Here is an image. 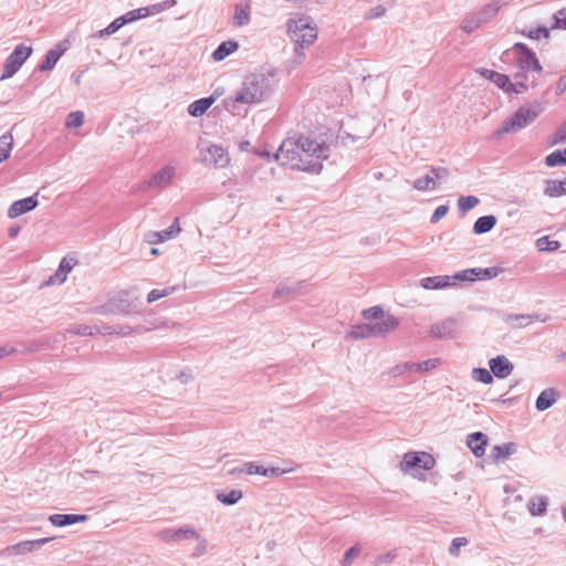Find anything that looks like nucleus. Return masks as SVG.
<instances>
[{
    "mask_svg": "<svg viewBox=\"0 0 566 566\" xmlns=\"http://www.w3.org/2000/svg\"><path fill=\"white\" fill-rule=\"evenodd\" d=\"M459 328V321L453 317H448L439 323H436L430 328V336L439 339L454 338Z\"/></svg>",
    "mask_w": 566,
    "mask_h": 566,
    "instance_id": "9b49d317",
    "label": "nucleus"
},
{
    "mask_svg": "<svg viewBox=\"0 0 566 566\" xmlns=\"http://www.w3.org/2000/svg\"><path fill=\"white\" fill-rule=\"evenodd\" d=\"M396 554L392 553V552H388V553H385V554H381V555H378L376 558H375V562L374 564L376 566H379V565H382V564H390L394 558H395Z\"/></svg>",
    "mask_w": 566,
    "mask_h": 566,
    "instance_id": "774afa93",
    "label": "nucleus"
},
{
    "mask_svg": "<svg viewBox=\"0 0 566 566\" xmlns=\"http://www.w3.org/2000/svg\"><path fill=\"white\" fill-rule=\"evenodd\" d=\"M472 378L476 381L483 382L485 385L493 382V375L490 370L485 368H474L472 370Z\"/></svg>",
    "mask_w": 566,
    "mask_h": 566,
    "instance_id": "c03bdc74",
    "label": "nucleus"
},
{
    "mask_svg": "<svg viewBox=\"0 0 566 566\" xmlns=\"http://www.w3.org/2000/svg\"><path fill=\"white\" fill-rule=\"evenodd\" d=\"M181 231L179 227L178 219H175L172 224L163 231H151L147 233L146 239L149 243L156 244L160 242H165L174 237H176Z\"/></svg>",
    "mask_w": 566,
    "mask_h": 566,
    "instance_id": "a211bd4d",
    "label": "nucleus"
},
{
    "mask_svg": "<svg viewBox=\"0 0 566 566\" xmlns=\"http://www.w3.org/2000/svg\"><path fill=\"white\" fill-rule=\"evenodd\" d=\"M552 28L566 30V8L554 14V24Z\"/></svg>",
    "mask_w": 566,
    "mask_h": 566,
    "instance_id": "4d7b16f0",
    "label": "nucleus"
},
{
    "mask_svg": "<svg viewBox=\"0 0 566 566\" xmlns=\"http://www.w3.org/2000/svg\"><path fill=\"white\" fill-rule=\"evenodd\" d=\"M523 34L530 39L538 40L541 38H548L549 31L545 27H538L536 29L530 30L528 32H523Z\"/></svg>",
    "mask_w": 566,
    "mask_h": 566,
    "instance_id": "6e6d98bb",
    "label": "nucleus"
},
{
    "mask_svg": "<svg viewBox=\"0 0 566 566\" xmlns=\"http://www.w3.org/2000/svg\"><path fill=\"white\" fill-rule=\"evenodd\" d=\"M420 285L426 290H439L453 285L452 279L449 275H437L423 277Z\"/></svg>",
    "mask_w": 566,
    "mask_h": 566,
    "instance_id": "b1692460",
    "label": "nucleus"
},
{
    "mask_svg": "<svg viewBox=\"0 0 566 566\" xmlns=\"http://www.w3.org/2000/svg\"><path fill=\"white\" fill-rule=\"evenodd\" d=\"M361 547L359 544H355L349 549H347L344 554V558L342 562L343 566H350L353 563V559L357 557L360 554Z\"/></svg>",
    "mask_w": 566,
    "mask_h": 566,
    "instance_id": "8fccbe9b",
    "label": "nucleus"
},
{
    "mask_svg": "<svg viewBox=\"0 0 566 566\" xmlns=\"http://www.w3.org/2000/svg\"><path fill=\"white\" fill-rule=\"evenodd\" d=\"M363 316L366 319H379L384 316V311L380 306H373L363 311Z\"/></svg>",
    "mask_w": 566,
    "mask_h": 566,
    "instance_id": "13d9d810",
    "label": "nucleus"
},
{
    "mask_svg": "<svg viewBox=\"0 0 566 566\" xmlns=\"http://www.w3.org/2000/svg\"><path fill=\"white\" fill-rule=\"evenodd\" d=\"M503 7V3L500 0H492L491 2L484 4L479 10L473 11V14L478 19L481 25L490 22Z\"/></svg>",
    "mask_w": 566,
    "mask_h": 566,
    "instance_id": "f3484780",
    "label": "nucleus"
},
{
    "mask_svg": "<svg viewBox=\"0 0 566 566\" xmlns=\"http://www.w3.org/2000/svg\"><path fill=\"white\" fill-rule=\"evenodd\" d=\"M492 375L503 379L510 376L514 369V365L504 355H499L489 361Z\"/></svg>",
    "mask_w": 566,
    "mask_h": 566,
    "instance_id": "4468645a",
    "label": "nucleus"
},
{
    "mask_svg": "<svg viewBox=\"0 0 566 566\" xmlns=\"http://www.w3.org/2000/svg\"><path fill=\"white\" fill-rule=\"evenodd\" d=\"M133 290H122L113 298L112 304L103 307V313H120L129 315L138 311V297L130 298Z\"/></svg>",
    "mask_w": 566,
    "mask_h": 566,
    "instance_id": "423d86ee",
    "label": "nucleus"
},
{
    "mask_svg": "<svg viewBox=\"0 0 566 566\" xmlns=\"http://www.w3.org/2000/svg\"><path fill=\"white\" fill-rule=\"evenodd\" d=\"M303 285V282H297L291 285L281 284L273 293V298H280L290 294H295Z\"/></svg>",
    "mask_w": 566,
    "mask_h": 566,
    "instance_id": "e433bc0d",
    "label": "nucleus"
},
{
    "mask_svg": "<svg viewBox=\"0 0 566 566\" xmlns=\"http://www.w3.org/2000/svg\"><path fill=\"white\" fill-rule=\"evenodd\" d=\"M13 137L7 132L0 136V163L9 158L12 150Z\"/></svg>",
    "mask_w": 566,
    "mask_h": 566,
    "instance_id": "473e14b6",
    "label": "nucleus"
},
{
    "mask_svg": "<svg viewBox=\"0 0 566 566\" xmlns=\"http://www.w3.org/2000/svg\"><path fill=\"white\" fill-rule=\"evenodd\" d=\"M300 154L302 157V171L319 174L323 168V161L329 157V147L317 143L308 137H298Z\"/></svg>",
    "mask_w": 566,
    "mask_h": 566,
    "instance_id": "7ed1b4c3",
    "label": "nucleus"
},
{
    "mask_svg": "<svg viewBox=\"0 0 566 566\" xmlns=\"http://www.w3.org/2000/svg\"><path fill=\"white\" fill-rule=\"evenodd\" d=\"M480 203V199L475 196H461L458 199L459 212L464 216L469 210L473 209Z\"/></svg>",
    "mask_w": 566,
    "mask_h": 566,
    "instance_id": "72a5a7b5",
    "label": "nucleus"
},
{
    "mask_svg": "<svg viewBox=\"0 0 566 566\" xmlns=\"http://www.w3.org/2000/svg\"><path fill=\"white\" fill-rule=\"evenodd\" d=\"M124 24L120 21V18L115 19L111 24H108L105 29L98 31L96 36L105 38L115 32H117Z\"/></svg>",
    "mask_w": 566,
    "mask_h": 566,
    "instance_id": "3c124183",
    "label": "nucleus"
},
{
    "mask_svg": "<svg viewBox=\"0 0 566 566\" xmlns=\"http://www.w3.org/2000/svg\"><path fill=\"white\" fill-rule=\"evenodd\" d=\"M250 22V4L249 2L238 3L234 7L233 25L244 27Z\"/></svg>",
    "mask_w": 566,
    "mask_h": 566,
    "instance_id": "393cba45",
    "label": "nucleus"
},
{
    "mask_svg": "<svg viewBox=\"0 0 566 566\" xmlns=\"http://www.w3.org/2000/svg\"><path fill=\"white\" fill-rule=\"evenodd\" d=\"M84 123V114L81 111L72 112L67 115L65 125L70 128H77Z\"/></svg>",
    "mask_w": 566,
    "mask_h": 566,
    "instance_id": "49530a36",
    "label": "nucleus"
},
{
    "mask_svg": "<svg viewBox=\"0 0 566 566\" xmlns=\"http://www.w3.org/2000/svg\"><path fill=\"white\" fill-rule=\"evenodd\" d=\"M38 203L39 202L36 199V193L24 199L14 201L8 210V217L11 219L18 218L21 214L35 209L38 207Z\"/></svg>",
    "mask_w": 566,
    "mask_h": 566,
    "instance_id": "2eb2a0df",
    "label": "nucleus"
},
{
    "mask_svg": "<svg viewBox=\"0 0 566 566\" xmlns=\"http://www.w3.org/2000/svg\"><path fill=\"white\" fill-rule=\"evenodd\" d=\"M451 279H452L453 284H455V282H458V281L459 282H464V281L473 282V281L478 280V276L475 273V268L460 271V272L455 273L454 275H452Z\"/></svg>",
    "mask_w": 566,
    "mask_h": 566,
    "instance_id": "37998d69",
    "label": "nucleus"
},
{
    "mask_svg": "<svg viewBox=\"0 0 566 566\" xmlns=\"http://www.w3.org/2000/svg\"><path fill=\"white\" fill-rule=\"evenodd\" d=\"M544 195L552 198L566 195V178L564 180H547Z\"/></svg>",
    "mask_w": 566,
    "mask_h": 566,
    "instance_id": "7c9ffc66",
    "label": "nucleus"
},
{
    "mask_svg": "<svg viewBox=\"0 0 566 566\" xmlns=\"http://www.w3.org/2000/svg\"><path fill=\"white\" fill-rule=\"evenodd\" d=\"M87 518V515L84 514H52L49 516V521L56 527L85 522Z\"/></svg>",
    "mask_w": 566,
    "mask_h": 566,
    "instance_id": "4be33fe9",
    "label": "nucleus"
},
{
    "mask_svg": "<svg viewBox=\"0 0 566 566\" xmlns=\"http://www.w3.org/2000/svg\"><path fill=\"white\" fill-rule=\"evenodd\" d=\"M175 291H176L175 286L166 287L164 290H157V289L151 290L147 295V302L154 303L163 297H166V296L172 294Z\"/></svg>",
    "mask_w": 566,
    "mask_h": 566,
    "instance_id": "a18cd8bd",
    "label": "nucleus"
},
{
    "mask_svg": "<svg viewBox=\"0 0 566 566\" xmlns=\"http://www.w3.org/2000/svg\"><path fill=\"white\" fill-rule=\"evenodd\" d=\"M566 144V120L556 129L549 142L551 146Z\"/></svg>",
    "mask_w": 566,
    "mask_h": 566,
    "instance_id": "09e8293b",
    "label": "nucleus"
},
{
    "mask_svg": "<svg viewBox=\"0 0 566 566\" xmlns=\"http://www.w3.org/2000/svg\"><path fill=\"white\" fill-rule=\"evenodd\" d=\"M537 245L539 250L553 251L559 247V243L557 241H549L547 237H544L537 240Z\"/></svg>",
    "mask_w": 566,
    "mask_h": 566,
    "instance_id": "680f3d73",
    "label": "nucleus"
},
{
    "mask_svg": "<svg viewBox=\"0 0 566 566\" xmlns=\"http://www.w3.org/2000/svg\"><path fill=\"white\" fill-rule=\"evenodd\" d=\"M213 102V96L197 99L189 105L188 113L193 117H199L208 111Z\"/></svg>",
    "mask_w": 566,
    "mask_h": 566,
    "instance_id": "cd10ccee",
    "label": "nucleus"
},
{
    "mask_svg": "<svg viewBox=\"0 0 566 566\" xmlns=\"http://www.w3.org/2000/svg\"><path fill=\"white\" fill-rule=\"evenodd\" d=\"M545 164L548 167L566 166V149H557L545 158Z\"/></svg>",
    "mask_w": 566,
    "mask_h": 566,
    "instance_id": "f704fd0d",
    "label": "nucleus"
},
{
    "mask_svg": "<svg viewBox=\"0 0 566 566\" xmlns=\"http://www.w3.org/2000/svg\"><path fill=\"white\" fill-rule=\"evenodd\" d=\"M286 31L295 43L294 61L300 64L305 56L304 49L312 45L317 39V27L310 15L302 14L287 20Z\"/></svg>",
    "mask_w": 566,
    "mask_h": 566,
    "instance_id": "f03ea898",
    "label": "nucleus"
},
{
    "mask_svg": "<svg viewBox=\"0 0 566 566\" xmlns=\"http://www.w3.org/2000/svg\"><path fill=\"white\" fill-rule=\"evenodd\" d=\"M275 159L283 166L301 170L304 166L301 164L298 138L284 140L275 154Z\"/></svg>",
    "mask_w": 566,
    "mask_h": 566,
    "instance_id": "39448f33",
    "label": "nucleus"
},
{
    "mask_svg": "<svg viewBox=\"0 0 566 566\" xmlns=\"http://www.w3.org/2000/svg\"><path fill=\"white\" fill-rule=\"evenodd\" d=\"M239 48L238 42L235 41H224L219 44V46L213 51L212 57L214 61H222L233 52H235Z\"/></svg>",
    "mask_w": 566,
    "mask_h": 566,
    "instance_id": "c85d7f7f",
    "label": "nucleus"
},
{
    "mask_svg": "<svg viewBox=\"0 0 566 566\" xmlns=\"http://www.w3.org/2000/svg\"><path fill=\"white\" fill-rule=\"evenodd\" d=\"M175 538H176V542H179V541L190 539V538L200 539V536L192 527L184 526L178 530H175Z\"/></svg>",
    "mask_w": 566,
    "mask_h": 566,
    "instance_id": "a19ab883",
    "label": "nucleus"
},
{
    "mask_svg": "<svg viewBox=\"0 0 566 566\" xmlns=\"http://www.w3.org/2000/svg\"><path fill=\"white\" fill-rule=\"evenodd\" d=\"M157 537L165 543L176 542L175 530H172V528H167V530H163V531L158 532Z\"/></svg>",
    "mask_w": 566,
    "mask_h": 566,
    "instance_id": "338daca9",
    "label": "nucleus"
},
{
    "mask_svg": "<svg viewBox=\"0 0 566 566\" xmlns=\"http://www.w3.org/2000/svg\"><path fill=\"white\" fill-rule=\"evenodd\" d=\"M548 316L542 314H507L504 317L505 323L511 324L513 328H523L533 321L547 322Z\"/></svg>",
    "mask_w": 566,
    "mask_h": 566,
    "instance_id": "dca6fc26",
    "label": "nucleus"
},
{
    "mask_svg": "<svg viewBox=\"0 0 566 566\" xmlns=\"http://www.w3.org/2000/svg\"><path fill=\"white\" fill-rule=\"evenodd\" d=\"M67 333L74 334V335H81V336H92L94 335V327L90 325H78V326H72L66 329Z\"/></svg>",
    "mask_w": 566,
    "mask_h": 566,
    "instance_id": "864d4df0",
    "label": "nucleus"
},
{
    "mask_svg": "<svg viewBox=\"0 0 566 566\" xmlns=\"http://www.w3.org/2000/svg\"><path fill=\"white\" fill-rule=\"evenodd\" d=\"M513 50L517 53V64L521 70H534L539 73L542 66L535 55L524 43L517 42L513 45Z\"/></svg>",
    "mask_w": 566,
    "mask_h": 566,
    "instance_id": "1a4fd4ad",
    "label": "nucleus"
},
{
    "mask_svg": "<svg viewBox=\"0 0 566 566\" xmlns=\"http://www.w3.org/2000/svg\"><path fill=\"white\" fill-rule=\"evenodd\" d=\"M496 218L493 214L483 216L476 219L473 224L474 234H483L490 232L496 224Z\"/></svg>",
    "mask_w": 566,
    "mask_h": 566,
    "instance_id": "a878e982",
    "label": "nucleus"
},
{
    "mask_svg": "<svg viewBox=\"0 0 566 566\" xmlns=\"http://www.w3.org/2000/svg\"><path fill=\"white\" fill-rule=\"evenodd\" d=\"M437 187V182H434L433 176H431L430 171L422 178H418L413 182V188L419 191H427L430 189H434Z\"/></svg>",
    "mask_w": 566,
    "mask_h": 566,
    "instance_id": "4c0bfd02",
    "label": "nucleus"
},
{
    "mask_svg": "<svg viewBox=\"0 0 566 566\" xmlns=\"http://www.w3.org/2000/svg\"><path fill=\"white\" fill-rule=\"evenodd\" d=\"M488 444V437L483 432H473L467 438V446L470 448L472 453L480 458L485 452V447Z\"/></svg>",
    "mask_w": 566,
    "mask_h": 566,
    "instance_id": "412c9836",
    "label": "nucleus"
},
{
    "mask_svg": "<svg viewBox=\"0 0 566 566\" xmlns=\"http://www.w3.org/2000/svg\"><path fill=\"white\" fill-rule=\"evenodd\" d=\"M32 48L19 44L13 52L7 57L3 66V73L0 80L12 77L23 65L25 60L31 55Z\"/></svg>",
    "mask_w": 566,
    "mask_h": 566,
    "instance_id": "6e6552de",
    "label": "nucleus"
},
{
    "mask_svg": "<svg viewBox=\"0 0 566 566\" xmlns=\"http://www.w3.org/2000/svg\"><path fill=\"white\" fill-rule=\"evenodd\" d=\"M480 74L484 78L493 82L497 87L502 88L505 93L520 94L522 92L521 90H515L517 85H512L510 77L505 74L488 69H482L480 71Z\"/></svg>",
    "mask_w": 566,
    "mask_h": 566,
    "instance_id": "f8f14e48",
    "label": "nucleus"
},
{
    "mask_svg": "<svg viewBox=\"0 0 566 566\" xmlns=\"http://www.w3.org/2000/svg\"><path fill=\"white\" fill-rule=\"evenodd\" d=\"M243 470H245L247 474H260L265 475L266 468L263 465L256 464L255 462H245L243 464Z\"/></svg>",
    "mask_w": 566,
    "mask_h": 566,
    "instance_id": "5fc2aeb1",
    "label": "nucleus"
},
{
    "mask_svg": "<svg viewBox=\"0 0 566 566\" xmlns=\"http://www.w3.org/2000/svg\"><path fill=\"white\" fill-rule=\"evenodd\" d=\"M542 108L539 105H531L520 107L512 116L507 117L502 126L495 132L501 136L504 134L516 133L526 126L531 125L539 115Z\"/></svg>",
    "mask_w": 566,
    "mask_h": 566,
    "instance_id": "20e7f679",
    "label": "nucleus"
},
{
    "mask_svg": "<svg viewBox=\"0 0 566 566\" xmlns=\"http://www.w3.org/2000/svg\"><path fill=\"white\" fill-rule=\"evenodd\" d=\"M243 496L242 491L240 490H232L229 493H219L217 495V499L219 502H221L224 505H233L239 500H241Z\"/></svg>",
    "mask_w": 566,
    "mask_h": 566,
    "instance_id": "58836bf2",
    "label": "nucleus"
},
{
    "mask_svg": "<svg viewBox=\"0 0 566 566\" xmlns=\"http://www.w3.org/2000/svg\"><path fill=\"white\" fill-rule=\"evenodd\" d=\"M174 175L175 168L166 166L151 176L150 180L146 182V187L165 188L171 182Z\"/></svg>",
    "mask_w": 566,
    "mask_h": 566,
    "instance_id": "aec40b11",
    "label": "nucleus"
},
{
    "mask_svg": "<svg viewBox=\"0 0 566 566\" xmlns=\"http://www.w3.org/2000/svg\"><path fill=\"white\" fill-rule=\"evenodd\" d=\"M548 504L547 496H533L528 502V511L533 516L543 515Z\"/></svg>",
    "mask_w": 566,
    "mask_h": 566,
    "instance_id": "2f4dec72",
    "label": "nucleus"
},
{
    "mask_svg": "<svg viewBox=\"0 0 566 566\" xmlns=\"http://www.w3.org/2000/svg\"><path fill=\"white\" fill-rule=\"evenodd\" d=\"M272 93V77L265 73L247 75L234 95L223 99L224 108L233 115H240L241 105H255L264 102Z\"/></svg>",
    "mask_w": 566,
    "mask_h": 566,
    "instance_id": "f257e3e1",
    "label": "nucleus"
},
{
    "mask_svg": "<svg viewBox=\"0 0 566 566\" xmlns=\"http://www.w3.org/2000/svg\"><path fill=\"white\" fill-rule=\"evenodd\" d=\"M557 398L558 391L555 388H546L538 395L535 407L538 411H545L555 403Z\"/></svg>",
    "mask_w": 566,
    "mask_h": 566,
    "instance_id": "5701e85b",
    "label": "nucleus"
},
{
    "mask_svg": "<svg viewBox=\"0 0 566 566\" xmlns=\"http://www.w3.org/2000/svg\"><path fill=\"white\" fill-rule=\"evenodd\" d=\"M439 365H440V359L439 358L427 359L424 361L417 363L416 371H418V373H427L429 370H432V369L437 368Z\"/></svg>",
    "mask_w": 566,
    "mask_h": 566,
    "instance_id": "603ef678",
    "label": "nucleus"
},
{
    "mask_svg": "<svg viewBox=\"0 0 566 566\" xmlns=\"http://www.w3.org/2000/svg\"><path fill=\"white\" fill-rule=\"evenodd\" d=\"M379 323L382 328L384 335H387L390 332L395 331L397 328V326L399 325L398 318L392 315H388Z\"/></svg>",
    "mask_w": 566,
    "mask_h": 566,
    "instance_id": "de8ad7c7",
    "label": "nucleus"
},
{
    "mask_svg": "<svg viewBox=\"0 0 566 566\" xmlns=\"http://www.w3.org/2000/svg\"><path fill=\"white\" fill-rule=\"evenodd\" d=\"M64 53L63 49H52L46 54L42 63L39 65V70L41 72H48L51 71L57 61L60 60L61 55Z\"/></svg>",
    "mask_w": 566,
    "mask_h": 566,
    "instance_id": "c756f323",
    "label": "nucleus"
},
{
    "mask_svg": "<svg viewBox=\"0 0 566 566\" xmlns=\"http://www.w3.org/2000/svg\"><path fill=\"white\" fill-rule=\"evenodd\" d=\"M449 211V207L446 205L439 206L432 213L430 221L431 223L439 222Z\"/></svg>",
    "mask_w": 566,
    "mask_h": 566,
    "instance_id": "69168bd1",
    "label": "nucleus"
},
{
    "mask_svg": "<svg viewBox=\"0 0 566 566\" xmlns=\"http://www.w3.org/2000/svg\"><path fill=\"white\" fill-rule=\"evenodd\" d=\"M76 261L74 259L63 258L55 273L45 282V285L62 284L67 274L72 271Z\"/></svg>",
    "mask_w": 566,
    "mask_h": 566,
    "instance_id": "6ab92c4d",
    "label": "nucleus"
},
{
    "mask_svg": "<svg viewBox=\"0 0 566 566\" xmlns=\"http://www.w3.org/2000/svg\"><path fill=\"white\" fill-rule=\"evenodd\" d=\"M430 174L433 176L434 182L438 184V181L444 180L450 175V171L446 167H431Z\"/></svg>",
    "mask_w": 566,
    "mask_h": 566,
    "instance_id": "052dcab7",
    "label": "nucleus"
},
{
    "mask_svg": "<svg viewBox=\"0 0 566 566\" xmlns=\"http://www.w3.org/2000/svg\"><path fill=\"white\" fill-rule=\"evenodd\" d=\"M503 270L499 266H491L485 269L475 268L478 280H490L496 277Z\"/></svg>",
    "mask_w": 566,
    "mask_h": 566,
    "instance_id": "79ce46f5",
    "label": "nucleus"
},
{
    "mask_svg": "<svg viewBox=\"0 0 566 566\" xmlns=\"http://www.w3.org/2000/svg\"><path fill=\"white\" fill-rule=\"evenodd\" d=\"M434 459L427 452H408L403 455L401 461V469L408 471L412 468H421L423 470H430L434 465Z\"/></svg>",
    "mask_w": 566,
    "mask_h": 566,
    "instance_id": "9d476101",
    "label": "nucleus"
},
{
    "mask_svg": "<svg viewBox=\"0 0 566 566\" xmlns=\"http://www.w3.org/2000/svg\"><path fill=\"white\" fill-rule=\"evenodd\" d=\"M370 328L368 324H360L352 326L350 329L346 333V337L353 339H363L370 338Z\"/></svg>",
    "mask_w": 566,
    "mask_h": 566,
    "instance_id": "c9c22d12",
    "label": "nucleus"
},
{
    "mask_svg": "<svg viewBox=\"0 0 566 566\" xmlns=\"http://www.w3.org/2000/svg\"><path fill=\"white\" fill-rule=\"evenodd\" d=\"M468 539L465 537H455L453 538L450 547H449V554L452 556H458L460 547L465 546L468 544Z\"/></svg>",
    "mask_w": 566,
    "mask_h": 566,
    "instance_id": "bf43d9fd",
    "label": "nucleus"
},
{
    "mask_svg": "<svg viewBox=\"0 0 566 566\" xmlns=\"http://www.w3.org/2000/svg\"><path fill=\"white\" fill-rule=\"evenodd\" d=\"M480 27L481 24L473 14V12L467 14L460 25L461 30L469 34L472 33L474 30L479 29Z\"/></svg>",
    "mask_w": 566,
    "mask_h": 566,
    "instance_id": "ea45409f",
    "label": "nucleus"
},
{
    "mask_svg": "<svg viewBox=\"0 0 566 566\" xmlns=\"http://www.w3.org/2000/svg\"><path fill=\"white\" fill-rule=\"evenodd\" d=\"M516 452V444L514 442H507L503 444L494 446L491 450V457L494 461H500L509 458Z\"/></svg>",
    "mask_w": 566,
    "mask_h": 566,
    "instance_id": "bb28decb",
    "label": "nucleus"
},
{
    "mask_svg": "<svg viewBox=\"0 0 566 566\" xmlns=\"http://www.w3.org/2000/svg\"><path fill=\"white\" fill-rule=\"evenodd\" d=\"M52 539H54V537H43L33 541H23L8 546L6 548V553L10 556L25 554L28 552H32L36 548H40L41 546L51 542Z\"/></svg>",
    "mask_w": 566,
    "mask_h": 566,
    "instance_id": "ddd939ff",
    "label": "nucleus"
},
{
    "mask_svg": "<svg viewBox=\"0 0 566 566\" xmlns=\"http://www.w3.org/2000/svg\"><path fill=\"white\" fill-rule=\"evenodd\" d=\"M386 13V8L381 4H378L374 8H371L368 13H366L365 19L366 20H374L381 18Z\"/></svg>",
    "mask_w": 566,
    "mask_h": 566,
    "instance_id": "0e129e2a",
    "label": "nucleus"
},
{
    "mask_svg": "<svg viewBox=\"0 0 566 566\" xmlns=\"http://www.w3.org/2000/svg\"><path fill=\"white\" fill-rule=\"evenodd\" d=\"M200 161L206 165L226 167L229 163V155L226 149L216 144L200 143Z\"/></svg>",
    "mask_w": 566,
    "mask_h": 566,
    "instance_id": "0eeeda50",
    "label": "nucleus"
},
{
    "mask_svg": "<svg viewBox=\"0 0 566 566\" xmlns=\"http://www.w3.org/2000/svg\"><path fill=\"white\" fill-rule=\"evenodd\" d=\"M145 328L143 326H137L135 328L128 326V325H122L116 327L115 334L120 336H128L133 333H142Z\"/></svg>",
    "mask_w": 566,
    "mask_h": 566,
    "instance_id": "e2e57ef3",
    "label": "nucleus"
}]
</instances>
